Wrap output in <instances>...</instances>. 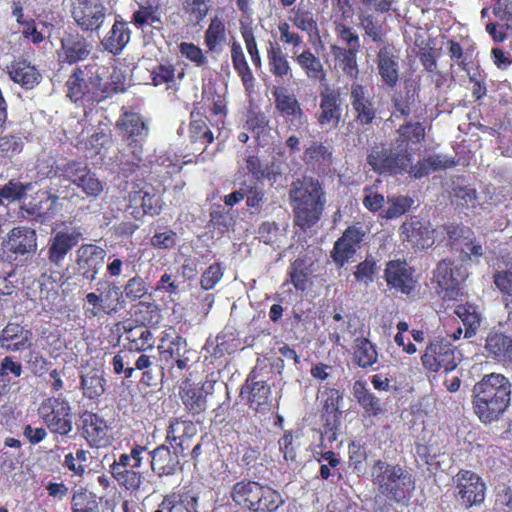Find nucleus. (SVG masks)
<instances>
[{
	"label": "nucleus",
	"instance_id": "obj_1",
	"mask_svg": "<svg viewBox=\"0 0 512 512\" xmlns=\"http://www.w3.org/2000/svg\"><path fill=\"white\" fill-rule=\"evenodd\" d=\"M126 78L117 67L96 63L76 67L66 81L67 97L74 103H100L125 91Z\"/></svg>",
	"mask_w": 512,
	"mask_h": 512
},
{
	"label": "nucleus",
	"instance_id": "obj_2",
	"mask_svg": "<svg viewBox=\"0 0 512 512\" xmlns=\"http://www.w3.org/2000/svg\"><path fill=\"white\" fill-rule=\"evenodd\" d=\"M512 384L500 373L484 375L472 388V409L484 425L499 422L511 404Z\"/></svg>",
	"mask_w": 512,
	"mask_h": 512
},
{
	"label": "nucleus",
	"instance_id": "obj_3",
	"mask_svg": "<svg viewBox=\"0 0 512 512\" xmlns=\"http://www.w3.org/2000/svg\"><path fill=\"white\" fill-rule=\"evenodd\" d=\"M288 195L295 226L307 231L320 221L325 210L326 192L319 179L304 176L293 181Z\"/></svg>",
	"mask_w": 512,
	"mask_h": 512
},
{
	"label": "nucleus",
	"instance_id": "obj_4",
	"mask_svg": "<svg viewBox=\"0 0 512 512\" xmlns=\"http://www.w3.org/2000/svg\"><path fill=\"white\" fill-rule=\"evenodd\" d=\"M371 481L380 495L396 504L407 505L415 490V478L405 467L382 459L373 463Z\"/></svg>",
	"mask_w": 512,
	"mask_h": 512
},
{
	"label": "nucleus",
	"instance_id": "obj_5",
	"mask_svg": "<svg viewBox=\"0 0 512 512\" xmlns=\"http://www.w3.org/2000/svg\"><path fill=\"white\" fill-rule=\"evenodd\" d=\"M147 445L134 441L129 445V452L122 453L109 465V473L117 485L130 494L137 495L144 488L145 476L139 471L143 465Z\"/></svg>",
	"mask_w": 512,
	"mask_h": 512
},
{
	"label": "nucleus",
	"instance_id": "obj_6",
	"mask_svg": "<svg viewBox=\"0 0 512 512\" xmlns=\"http://www.w3.org/2000/svg\"><path fill=\"white\" fill-rule=\"evenodd\" d=\"M230 497L236 506L251 512H274L283 503L276 490L248 479L236 482L231 488Z\"/></svg>",
	"mask_w": 512,
	"mask_h": 512
},
{
	"label": "nucleus",
	"instance_id": "obj_7",
	"mask_svg": "<svg viewBox=\"0 0 512 512\" xmlns=\"http://www.w3.org/2000/svg\"><path fill=\"white\" fill-rule=\"evenodd\" d=\"M97 292H89L85 296L83 310L86 319L115 315L125 307L122 287L116 282L99 281Z\"/></svg>",
	"mask_w": 512,
	"mask_h": 512
},
{
	"label": "nucleus",
	"instance_id": "obj_8",
	"mask_svg": "<svg viewBox=\"0 0 512 512\" xmlns=\"http://www.w3.org/2000/svg\"><path fill=\"white\" fill-rule=\"evenodd\" d=\"M157 349L170 371L174 368L179 371L189 369L194 351L189 348L187 340L173 327L161 332Z\"/></svg>",
	"mask_w": 512,
	"mask_h": 512
},
{
	"label": "nucleus",
	"instance_id": "obj_9",
	"mask_svg": "<svg viewBox=\"0 0 512 512\" xmlns=\"http://www.w3.org/2000/svg\"><path fill=\"white\" fill-rule=\"evenodd\" d=\"M366 160L377 174L397 175L407 171L412 155L401 152L394 144L389 148L376 144L368 149Z\"/></svg>",
	"mask_w": 512,
	"mask_h": 512
},
{
	"label": "nucleus",
	"instance_id": "obj_10",
	"mask_svg": "<svg viewBox=\"0 0 512 512\" xmlns=\"http://www.w3.org/2000/svg\"><path fill=\"white\" fill-rule=\"evenodd\" d=\"M434 280L440 288L439 294L444 300H457L463 296L461 284L468 277L467 268L451 259L438 262L434 272Z\"/></svg>",
	"mask_w": 512,
	"mask_h": 512
},
{
	"label": "nucleus",
	"instance_id": "obj_11",
	"mask_svg": "<svg viewBox=\"0 0 512 512\" xmlns=\"http://www.w3.org/2000/svg\"><path fill=\"white\" fill-rule=\"evenodd\" d=\"M71 17L83 33H98L106 21L108 8L102 0H71Z\"/></svg>",
	"mask_w": 512,
	"mask_h": 512
},
{
	"label": "nucleus",
	"instance_id": "obj_12",
	"mask_svg": "<svg viewBox=\"0 0 512 512\" xmlns=\"http://www.w3.org/2000/svg\"><path fill=\"white\" fill-rule=\"evenodd\" d=\"M38 411L52 434L66 437L73 430L71 406L66 400L49 397L41 403Z\"/></svg>",
	"mask_w": 512,
	"mask_h": 512
},
{
	"label": "nucleus",
	"instance_id": "obj_13",
	"mask_svg": "<svg viewBox=\"0 0 512 512\" xmlns=\"http://www.w3.org/2000/svg\"><path fill=\"white\" fill-rule=\"evenodd\" d=\"M37 250V234L26 226L12 228L1 242L2 257L9 262L27 259Z\"/></svg>",
	"mask_w": 512,
	"mask_h": 512
},
{
	"label": "nucleus",
	"instance_id": "obj_14",
	"mask_svg": "<svg viewBox=\"0 0 512 512\" xmlns=\"http://www.w3.org/2000/svg\"><path fill=\"white\" fill-rule=\"evenodd\" d=\"M116 128L130 148L131 153L136 159L140 160L143 144L149 134V128L143 116L137 112L123 111L116 122Z\"/></svg>",
	"mask_w": 512,
	"mask_h": 512
},
{
	"label": "nucleus",
	"instance_id": "obj_15",
	"mask_svg": "<svg viewBox=\"0 0 512 512\" xmlns=\"http://www.w3.org/2000/svg\"><path fill=\"white\" fill-rule=\"evenodd\" d=\"M457 348L445 339L430 342L421 357L424 368L431 372L453 371L459 364Z\"/></svg>",
	"mask_w": 512,
	"mask_h": 512
},
{
	"label": "nucleus",
	"instance_id": "obj_16",
	"mask_svg": "<svg viewBox=\"0 0 512 512\" xmlns=\"http://www.w3.org/2000/svg\"><path fill=\"white\" fill-rule=\"evenodd\" d=\"M384 279L390 290L414 296L419 286L416 270L405 260H390L384 270Z\"/></svg>",
	"mask_w": 512,
	"mask_h": 512
},
{
	"label": "nucleus",
	"instance_id": "obj_17",
	"mask_svg": "<svg viewBox=\"0 0 512 512\" xmlns=\"http://www.w3.org/2000/svg\"><path fill=\"white\" fill-rule=\"evenodd\" d=\"M366 234L367 230L360 222L348 226L335 241L331 250L330 256L334 263L339 267L348 263L355 256L357 250L361 248Z\"/></svg>",
	"mask_w": 512,
	"mask_h": 512
},
{
	"label": "nucleus",
	"instance_id": "obj_18",
	"mask_svg": "<svg viewBox=\"0 0 512 512\" xmlns=\"http://www.w3.org/2000/svg\"><path fill=\"white\" fill-rule=\"evenodd\" d=\"M455 495L466 508L481 504L485 499L486 485L471 470L460 469L454 477Z\"/></svg>",
	"mask_w": 512,
	"mask_h": 512
},
{
	"label": "nucleus",
	"instance_id": "obj_19",
	"mask_svg": "<svg viewBox=\"0 0 512 512\" xmlns=\"http://www.w3.org/2000/svg\"><path fill=\"white\" fill-rule=\"evenodd\" d=\"M322 403V419L325 421L322 439L327 438L329 442L336 440L337 430L340 426L341 411L339 409L342 395L338 389L326 387L320 391Z\"/></svg>",
	"mask_w": 512,
	"mask_h": 512
},
{
	"label": "nucleus",
	"instance_id": "obj_20",
	"mask_svg": "<svg viewBox=\"0 0 512 512\" xmlns=\"http://www.w3.org/2000/svg\"><path fill=\"white\" fill-rule=\"evenodd\" d=\"M80 434L91 447L105 448L111 444V428L99 414L85 411L80 415Z\"/></svg>",
	"mask_w": 512,
	"mask_h": 512
},
{
	"label": "nucleus",
	"instance_id": "obj_21",
	"mask_svg": "<svg viewBox=\"0 0 512 512\" xmlns=\"http://www.w3.org/2000/svg\"><path fill=\"white\" fill-rule=\"evenodd\" d=\"M350 103L354 112V121L362 126H371L378 117V108L373 95L360 84L353 83L350 88Z\"/></svg>",
	"mask_w": 512,
	"mask_h": 512
},
{
	"label": "nucleus",
	"instance_id": "obj_22",
	"mask_svg": "<svg viewBox=\"0 0 512 512\" xmlns=\"http://www.w3.org/2000/svg\"><path fill=\"white\" fill-rule=\"evenodd\" d=\"M319 97V112L316 116L318 124L329 129L337 128L342 118L343 99L340 90L325 85L320 90Z\"/></svg>",
	"mask_w": 512,
	"mask_h": 512
},
{
	"label": "nucleus",
	"instance_id": "obj_23",
	"mask_svg": "<svg viewBox=\"0 0 512 512\" xmlns=\"http://www.w3.org/2000/svg\"><path fill=\"white\" fill-rule=\"evenodd\" d=\"M127 211L135 220H142L146 215H158L161 211L160 199L139 184H133L126 197Z\"/></svg>",
	"mask_w": 512,
	"mask_h": 512
},
{
	"label": "nucleus",
	"instance_id": "obj_24",
	"mask_svg": "<svg viewBox=\"0 0 512 512\" xmlns=\"http://www.w3.org/2000/svg\"><path fill=\"white\" fill-rule=\"evenodd\" d=\"M275 109L291 126L299 127L306 121L305 112L296 95L284 86L272 90Z\"/></svg>",
	"mask_w": 512,
	"mask_h": 512
},
{
	"label": "nucleus",
	"instance_id": "obj_25",
	"mask_svg": "<svg viewBox=\"0 0 512 512\" xmlns=\"http://www.w3.org/2000/svg\"><path fill=\"white\" fill-rule=\"evenodd\" d=\"M207 107L202 102H194L189 115L188 138L192 144L207 148L214 142V133L210 129L206 115Z\"/></svg>",
	"mask_w": 512,
	"mask_h": 512
},
{
	"label": "nucleus",
	"instance_id": "obj_26",
	"mask_svg": "<svg viewBox=\"0 0 512 512\" xmlns=\"http://www.w3.org/2000/svg\"><path fill=\"white\" fill-rule=\"evenodd\" d=\"M106 251L95 244H82L76 251L79 274L88 281H94L104 264Z\"/></svg>",
	"mask_w": 512,
	"mask_h": 512
},
{
	"label": "nucleus",
	"instance_id": "obj_27",
	"mask_svg": "<svg viewBox=\"0 0 512 512\" xmlns=\"http://www.w3.org/2000/svg\"><path fill=\"white\" fill-rule=\"evenodd\" d=\"M154 512H205L200 503L198 493L182 488L163 496Z\"/></svg>",
	"mask_w": 512,
	"mask_h": 512
},
{
	"label": "nucleus",
	"instance_id": "obj_28",
	"mask_svg": "<svg viewBox=\"0 0 512 512\" xmlns=\"http://www.w3.org/2000/svg\"><path fill=\"white\" fill-rule=\"evenodd\" d=\"M82 238L81 232L77 230H61L56 232L48 242L47 258L50 264L61 267L66 256L79 243Z\"/></svg>",
	"mask_w": 512,
	"mask_h": 512
},
{
	"label": "nucleus",
	"instance_id": "obj_29",
	"mask_svg": "<svg viewBox=\"0 0 512 512\" xmlns=\"http://www.w3.org/2000/svg\"><path fill=\"white\" fill-rule=\"evenodd\" d=\"M32 346V330L19 323L8 322L0 331V347L6 352H23L29 350Z\"/></svg>",
	"mask_w": 512,
	"mask_h": 512
},
{
	"label": "nucleus",
	"instance_id": "obj_30",
	"mask_svg": "<svg viewBox=\"0 0 512 512\" xmlns=\"http://www.w3.org/2000/svg\"><path fill=\"white\" fill-rule=\"evenodd\" d=\"M146 452L150 456L152 472L159 477L175 475L182 469L177 449L172 451L166 443Z\"/></svg>",
	"mask_w": 512,
	"mask_h": 512
},
{
	"label": "nucleus",
	"instance_id": "obj_31",
	"mask_svg": "<svg viewBox=\"0 0 512 512\" xmlns=\"http://www.w3.org/2000/svg\"><path fill=\"white\" fill-rule=\"evenodd\" d=\"M250 373L240 390V397L247 400L249 406L256 412L265 413L270 407L271 388L266 381H256Z\"/></svg>",
	"mask_w": 512,
	"mask_h": 512
},
{
	"label": "nucleus",
	"instance_id": "obj_32",
	"mask_svg": "<svg viewBox=\"0 0 512 512\" xmlns=\"http://www.w3.org/2000/svg\"><path fill=\"white\" fill-rule=\"evenodd\" d=\"M213 382L202 384L185 383L180 390V398L186 409L193 415H199L206 410L207 396L212 394Z\"/></svg>",
	"mask_w": 512,
	"mask_h": 512
},
{
	"label": "nucleus",
	"instance_id": "obj_33",
	"mask_svg": "<svg viewBox=\"0 0 512 512\" xmlns=\"http://www.w3.org/2000/svg\"><path fill=\"white\" fill-rule=\"evenodd\" d=\"M91 50L92 45L83 35L71 33L61 39L58 58L60 62L72 65L87 59Z\"/></svg>",
	"mask_w": 512,
	"mask_h": 512
},
{
	"label": "nucleus",
	"instance_id": "obj_34",
	"mask_svg": "<svg viewBox=\"0 0 512 512\" xmlns=\"http://www.w3.org/2000/svg\"><path fill=\"white\" fill-rule=\"evenodd\" d=\"M432 231L417 216H411L400 226V237L413 248L425 249L433 244Z\"/></svg>",
	"mask_w": 512,
	"mask_h": 512
},
{
	"label": "nucleus",
	"instance_id": "obj_35",
	"mask_svg": "<svg viewBox=\"0 0 512 512\" xmlns=\"http://www.w3.org/2000/svg\"><path fill=\"white\" fill-rule=\"evenodd\" d=\"M485 355L503 366L512 365V337L498 331H490L485 340Z\"/></svg>",
	"mask_w": 512,
	"mask_h": 512
},
{
	"label": "nucleus",
	"instance_id": "obj_36",
	"mask_svg": "<svg viewBox=\"0 0 512 512\" xmlns=\"http://www.w3.org/2000/svg\"><path fill=\"white\" fill-rule=\"evenodd\" d=\"M10 79L25 90L35 88L42 80L39 69L23 57L14 59L7 66Z\"/></svg>",
	"mask_w": 512,
	"mask_h": 512
},
{
	"label": "nucleus",
	"instance_id": "obj_37",
	"mask_svg": "<svg viewBox=\"0 0 512 512\" xmlns=\"http://www.w3.org/2000/svg\"><path fill=\"white\" fill-rule=\"evenodd\" d=\"M58 196L49 191L39 190L22 206L28 215L35 220L45 222L56 214Z\"/></svg>",
	"mask_w": 512,
	"mask_h": 512
},
{
	"label": "nucleus",
	"instance_id": "obj_38",
	"mask_svg": "<svg viewBox=\"0 0 512 512\" xmlns=\"http://www.w3.org/2000/svg\"><path fill=\"white\" fill-rule=\"evenodd\" d=\"M131 33L128 22L123 19H116L101 40V45L108 53L118 56L130 42Z\"/></svg>",
	"mask_w": 512,
	"mask_h": 512
},
{
	"label": "nucleus",
	"instance_id": "obj_39",
	"mask_svg": "<svg viewBox=\"0 0 512 512\" xmlns=\"http://www.w3.org/2000/svg\"><path fill=\"white\" fill-rule=\"evenodd\" d=\"M378 73L386 86L393 88L399 80L398 56L392 48L384 46L377 54Z\"/></svg>",
	"mask_w": 512,
	"mask_h": 512
},
{
	"label": "nucleus",
	"instance_id": "obj_40",
	"mask_svg": "<svg viewBox=\"0 0 512 512\" xmlns=\"http://www.w3.org/2000/svg\"><path fill=\"white\" fill-rule=\"evenodd\" d=\"M197 434V427L191 420L172 418L166 430L165 443H169L174 449L183 450L185 440L191 439Z\"/></svg>",
	"mask_w": 512,
	"mask_h": 512
},
{
	"label": "nucleus",
	"instance_id": "obj_41",
	"mask_svg": "<svg viewBox=\"0 0 512 512\" xmlns=\"http://www.w3.org/2000/svg\"><path fill=\"white\" fill-rule=\"evenodd\" d=\"M425 139V127L420 122H406L397 129L394 145L405 154H411L409 148Z\"/></svg>",
	"mask_w": 512,
	"mask_h": 512
},
{
	"label": "nucleus",
	"instance_id": "obj_42",
	"mask_svg": "<svg viewBox=\"0 0 512 512\" xmlns=\"http://www.w3.org/2000/svg\"><path fill=\"white\" fill-rule=\"evenodd\" d=\"M267 61L270 73L277 79H288L292 76V68L287 54L278 43L270 42L267 47Z\"/></svg>",
	"mask_w": 512,
	"mask_h": 512
},
{
	"label": "nucleus",
	"instance_id": "obj_43",
	"mask_svg": "<svg viewBox=\"0 0 512 512\" xmlns=\"http://www.w3.org/2000/svg\"><path fill=\"white\" fill-rule=\"evenodd\" d=\"M127 344L124 346L134 353H142L154 348L155 339L151 330L144 326L125 327Z\"/></svg>",
	"mask_w": 512,
	"mask_h": 512
},
{
	"label": "nucleus",
	"instance_id": "obj_44",
	"mask_svg": "<svg viewBox=\"0 0 512 512\" xmlns=\"http://www.w3.org/2000/svg\"><path fill=\"white\" fill-rule=\"evenodd\" d=\"M457 161L451 158H443L440 155H430L423 159H420L415 165H410L409 173L414 178H422L428 176L430 173L443 170L447 168L455 167Z\"/></svg>",
	"mask_w": 512,
	"mask_h": 512
},
{
	"label": "nucleus",
	"instance_id": "obj_45",
	"mask_svg": "<svg viewBox=\"0 0 512 512\" xmlns=\"http://www.w3.org/2000/svg\"><path fill=\"white\" fill-rule=\"evenodd\" d=\"M230 52L233 69L240 77L245 90L252 91L255 86V77L248 64L242 46L238 42H233Z\"/></svg>",
	"mask_w": 512,
	"mask_h": 512
},
{
	"label": "nucleus",
	"instance_id": "obj_46",
	"mask_svg": "<svg viewBox=\"0 0 512 512\" xmlns=\"http://www.w3.org/2000/svg\"><path fill=\"white\" fill-rule=\"evenodd\" d=\"M353 394L368 417H378L383 414L384 407L381 399L367 389L365 383L356 381L353 385Z\"/></svg>",
	"mask_w": 512,
	"mask_h": 512
},
{
	"label": "nucleus",
	"instance_id": "obj_47",
	"mask_svg": "<svg viewBox=\"0 0 512 512\" xmlns=\"http://www.w3.org/2000/svg\"><path fill=\"white\" fill-rule=\"evenodd\" d=\"M330 51L334 57L336 66L350 79H357L359 75L357 64L359 49H348L339 45H331Z\"/></svg>",
	"mask_w": 512,
	"mask_h": 512
},
{
	"label": "nucleus",
	"instance_id": "obj_48",
	"mask_svg": "<svg viewBox=\"0 0 512 512\" xmlns=\"http://www.w3.org/2000/svg\"><path fill=\"white\" fill-rule=\"evenodd\" d=\"M83 396L89 400H98L106 391V379L103 371L91 369L80 378Z\"/></svg>",
	"mask_w": 512,
	"mask_h": 512
},
{
	"label": "nucleus",
	"instance_id": "obj_49",
	"mask_svg": "<svg viewBox=\"0 0 512 512\" xmlns=\"http://www.w3.org/2000/svg\"><path fill=\"white\" fill-rule=\"evenodd\" d=\"M353 362L361 368H369L378 360L376 346L367 338L357 337L353 343Z\"/></svg>",
	"mask_w": 512,
	"mask_h": 512
},
{
	"label": "nucleus",
	"instance_id": "obj_50",
	"mask_svg": "<svg viewBox=\"0 0 512 512\" xmlns=\"http://www.w3.org/2000/svg\"><path fill=\"white\" fill-rule=\"evenodd\" d=\"M176 67L170 62L159 63L150 70V79L153 86H165L166 89H175L177 78H182L183 73L176 75Z\"/></svg>",
	"mask_w": 512,
	"mask_h": 512
},
{
	"label": "nucleus",
	"instance_id": "obj_51",
	"mask_svg": "<svg viewBox=\"0 0 512 512\" xmlns=\"http://www.w3.org/2000/svg\"><path fill=\"white\" fill-rule=\"evenodd\" d=\"M295 61L309 79L319 82L325 80L326 72L321 60L309 49L297 55Z\"/></svg>",
	"mask_w": 512,
	"mask_h": 512
},
{
	"label": "nucleus",
	"instance_id": "obj_52",
	"mask_svg": "<svg viewBox=\"0 0 512 512\" xmlns=\"http://www.w3.org/2000/svg\"><path fill=\"white\" fill-rule=\"evenodd\" d=\"M454 313L460 318L465 327L464 337H473L481 323V314L478 311V307L473 303L467 302L457 305Z\"/></svg>",
	"mask_w": 512,
	"mask_h": 512
},
{
	"label": "nucleus",
	"instance_id": "obj_53",
	"mask_svg": "<svg viewBox=\"0 0 512 512\" xmlns=\"http://www.w3.org/2000/svg\"><path fill=\"white\" fill-rule=\"evenodd\" d=\"M287 274L289 278L283 283V286L292 284L296 291L301 292L308 288L311 272L304 259L297 258L292 261Z\"/></svg>",
	"mask_w": 512,
	"mask_h": 512
},
{
	"label": "nucleus",
	"instance_id": "obj_54",
	"mask_svg": "<svg viewBox=\"0 0 512 512\" xmlns=\"http://www.w3.org/2000/svg\"><path fill=\"white\" fill-rule=\"evenodd\" d=\"M259 456V449L245 441L236 444L229 457L231 461L235 462L240 468L250 470L254 467Z\"/></svg>",
	"mask_w": 512,
	"mask_h": 512
},
{
	"label": "nucleus",
	"instance_id": "obj_55",
	"mask_svg": "<svg viewBox=\"0 0 512 512\" xmlns=\"http://www.w3.org/2000/svg\"><path fill=\"white\" fill-rule=\"evenodd\" d=\"M139 356L134 359L133 373L141 372L140 383L146 387H154L158 383L157 375L154 373L155 357L146 354V352L138 353Z\"/></svg>",
	"mask_w": 512,
	"mask_h": 512
},
{
	"label": "nucleus",
	"instance_id": "obj_56",
	"mask_svg": "<svg viewBox=\"0 0 512 512\" xmlns=\"http://www.w3.org/2000/svg\"><path fill=\"white\" fill-rule=\"evenodd\" d=\"M23 373V367L20 362L10 356H6L0 362V397L10 391L12 384L11 376L19 378Z\"/></svg>",
	"mask_w": 512,
	"mask_h": 512
},
{
	"label": "nucleus",
	"instance_id": "obj_57",
	"mask_svg": "<svg viewBox=\"0 0 512 512\" xmlns=\"http://www.w3.org/2000/svg\"><path fill=\"white\" fill-rule=\"evenodd\" d=\"M161 313L155 304L139 302L134 306L133 319L138 326H144L150 329L160 323Z\"/></svg>",
	"mask_w": 512,
	"mask_h": 512
},
{
	"label": "nucleus",
	"instance_id": "obj_58",
	"mask_svg": "<svg viewBox=\"0 0 512 512\" xmlns=\"http://www.w3.org/2000/svg\"><path fill=\"white\" fill-rule=\"evenodd\" d=\"M303 160L312 167L328 166L332 163V151L323 143L313 142L305 149Z\"/></svg>",
	"mask_w": 512,
	"mask_h": 512
},
{
	"label": "nucleus",
	"instance_id": "obj_59",
	"mask_svg": "<svg viewBox=\"0 0 512 512\" xmlns=\"http://www.w3.org/2000/svg\"><path fill=\"white\" fill-rule=\"evenodd\" d=\"M244 127L254 135L259 143L261 138H265L270 132L269 120L262 111L249 110Z\"/></svg>",
	"mask_w": 512,
	"mask_h": 512
},
{
	"label": "nucleus",
	"instance_id": "obj_60",
	"mask_svg": "<svg viewBox=\"0 0 512 512\" xmlns=\"http://www.w3.org/2000/svg\"><path fill=\"white\" fill-rule=\"evenodd\" d=\"M226 40V27L224 22L217 16L211 19L207 30L204 33V43L209 51L216 48Z\"/></svg>",
	"mask_w": 512,
	"mask_h": 512
},
{
	"label": "nucleus",
	"instance_id": "obj_61",
	"mask_svg": "<svg viewBox=\"0 0 512 512\" xmlns=\"http://www.w3.org/2000/svg\"><path fill=\"white\" fill-rule=\"evenodd\" d=\"M246 206L251 213H259L266 201L263 187L256 181L244 182Z\"/></svg>",
	"mask_w": 512,
	"mask_h": 512
},
{
	"label": "nucleus",
	"instance_id": "obj_62",
	"mask_svg": "<svg viewBox=\"0 0 512 512\" xmlns=\"http://www.w3.org/2000/svg\"><path fill=\"white\" fill-rule=\"evenodd\" d=\"M136 353L123 346L112 358L111 365L116 375H123L124 378L130 379L133 376L134 356Z\"/></svg>",
	"mask_w": 512,
	"mask_h": 512
},
{
	"label": "nucleus",
	"instance_id": "obj_63",
	"mask_svg": "<svg viewBox=\"0 0 512 512\" xmlns=\"http://www.w3.org/2000/svg\"><path fill=\"white\" fill-rule=\"evenodd\" d=\"M418 90V87L411 85V88L406 87L404 94L395 95L393 97L395 112L402 117H408L418 102Z\"/></svg>",
	"mask_w": 512,
	"mask_h": 512
},
{
	"label": "nucleus",
	"instance_id": "obj_64",
	"mask_svg": "<svg viewBox=\"0 0 512 512\" xmlns=\"http://www.w3.org/2000/svg\"><path fill=\"white\" fill-rule=\"evenodd\" d=\"M72 512H99V503L92 492L78 491L71 498Z\"/></svg>",
	"mask_w": 512,
	"mask_h": 512
}]
</instances>
